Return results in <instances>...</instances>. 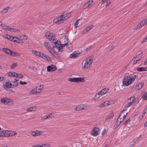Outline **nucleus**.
<instances>
[{"mask_svg": "<svg viewBox=\"0 0 147 147\" xmlns=\"http://www.w3.org/2000/svg\"><path fill=\"white\" fill-rule=\"evenodd\" d=\"M137 77L136 75H131L128 73L124 74L123 84V86H128L132 83Z\"/></svg>", "mask_w": 147, "mask_h": 147, "instance_id": "obj_1", "label": "nucleus"}, {"mask_svg": "<svg viewBox=\"0 0 147 147\" xmlns=\"http://www.w3.org/2000/svg\"><path fill=\"white\" fill-rule=\"evenodd\" d=\"M47 37L49 40L52 43L55 45L56 47H57V40L56 39L55 35L52 33L47 32L46 34Z\"/></svg>", "mask_w": 147, "mask_h": 147, "instance_id": "obj_2", "label": "nucleus"}, {"mask_svg": "<svg viewBox=\"0 0 147 147\" xmlns=\"http://www.w3.org/2000/svg\"><path fill=\"white\" fill-rule=\"evenodd\" d=\"M93 57H89L86 59L83 68L84 70L86 71L89 69L90 65L92 64L93 61Z\"/></svg>", "mask_w": 147, "mask_h": 147, "instance_id": "obj_3", "label": "nucleus"}, {"mask_svg": "<svg viewBox=\"0 0 147 147\" xmlns=\"http://www.w3.org/2000/svg\"><path fill=\"white\" fill-rule=\"evenodd\" d=\"M68 81L72 82L79 83L84 82L85 81L84 78H69L67 79Z\"/></svg>", "mask_w": 147, "mask_h": 147, "instance_id": "obj_4", "label": "nucleus"}, {"mask_svg": "<svg viewBox=\"0 0 147 147\" xmlns=\"http://www.w3.org/2000/svg\"><path fill=\"white\" fill-rule=\"evenodd\" d=\"M62 17V15H61L56 18L54 19L53 22L57 24H59L63 22Z\"/></svg>", "mask_w": 147, "mask_h": 147, "instance_id": "obj_5", "label": "nucleus"}, {"mask_svg": "<svg viewBox=\"0 0 147 147\" xmlns=\"http://www.w3.org/2000/svg\"><path fill=\"white\" fill-rule=\"evenodd\" d=\"M100 131V129L99 128L95 127L92 130L91 133V135L94 136H96L99 135Z\"/></svg>", "mask_w": 147, "mask_h": 147, "instance_id": "obj_6", "label": "nucleus"}, {"mask_svg": "<svg viewBox=\"0 0 147 147\" xmlns=\"http://www.w3.org/2000/svg\"><path fill=\"white\" fill-rule=\"evenodd\" d=\"M1 102L2 103L6 105H10L13 102L11 99L7 98H2L1 100Z\"/></svg>", "mask_w": 147, "mask_h": 147, "instance_id": "obj_7", "label": "nucleus"}, {"mask_svg": "<svg viewBox=\"0 0 147 147\" xmlns=\"http://www.w3.org/2000/svg\"><path fill=\"white\" fill-rule=\"evenodd\" d=\"M146 24H147V18L141 22L137 26L136 28L137 29H139L141 28Z\"/></svg>", "mask_w": 147, "mask_h": 147, "instance_id": "obj_8", "label": "nucleus"}, {"mask_svg": "<svg viewBox=\"0 0 147 147\" xmlns=\"http://www.w3.org/2000/svg\"><path fill=\"white\" fill-rule=\"evenodd\" d=\"M43 134L42 131L36 130L35 131H32L31 132V135L32 136H38L42 135Z\"/></svg>", "mask_w": 147, "mask_h": 147, "instance_id": "obj_9", "label": "nucleus"}, {"mask_svg": "<svg viewBox=\"0 0 147 147\" xmlns=\"http://www.w3.org/2000/svg\"><path fill=\"white\" fill-rule=\"evenodd\" d=\"M54 113H51L47 114L44 116H41V119L42 120H46L47 119L53 117L54 116Z\"/></svg>", "mask_w": 147, "mask_h": 147, "instance_id": "obj_10", "label": "nucleus"}, {"mask_svg": "<svg viewBox=\"0 0 147 147\" xmlns=\"http://www.w3.org/2000/svg\"><path fill=\"white\" fill-rule=\"evenodd\" d=\"M80 54V52L75 51L72 53L70 54L69 57L73 59H74L78 57Z\"/></svg>", "mask_w": 147, "mask_h": 147, "instance_id": "obj_11", "label": "nucleus"}, {"mask_svg": "<svg viewBox=\"0 0 147 147\" xmlns=\"http://www.w3.org/2000/svg\"><path fill=\"white\" fill-rule=\"evenodd\" d=\"M47 69L48 71L53 72L55 71L57 69V68L56 66L52 65L48 66Z\"/></svg>", "mask_w": 147, "mask_h": 147, "instance_id": "obj_12", "label": "nucleus"}, {"mask_svg": "<svg viewBox=\"0 0 147 147\" xmlns=\"http://www.w3.org/2000/svg\"><path fill=\"white\" fill-rule=\"evenodd\" d=\"M5 30L14 32H20V30L18 29L11 27L8 26H7V27L6 28Z\"/></svg>", "mask_w": 147, "mask_h": 147, "instance_id": "obj_13", "label": "nucleus"}, {"mask_svg": "<svg viewBox=\"0 0 147 147\" xmlns=\"http://www.w3.org/2000/svg\"><path fill=\"white\" fill-rule=\"evenodd\" d=\"M39 57L45 60L48 61H51V59L50 57L48 56L47 55L42 53H41Z\"/></svg>", "mask_w": 147, "mask_h": 147, "instance_id": "obj_14", "label": "nucleus"}, {"mask_svg": "<svg viewBox=\"0 0 147 147\" xmlns=\"http://www.w3.org/2000/svg\"><path fill=\"white\" fill-rule=\"evenodd\" d=\"M94 0H90L88 1L86 3L83 5V8L86 9L89 7L93 2Z\"/></svg>", "mask_w": 147, "mask_h": 147, "instance_id": "obj_15", "label": "nucleus"}, {"mask_svg": "<svg viewBox=\"0 0 147 147\" xmlns=\"http://www.w3.org/2000/svg\"><path fill=\"white\" fill-rule=\"evenodd\" d=\"M71 13H65L64 15H62V17L63 18V21L65 20L68 19L71 16Z\"/></svg>", "mask_w": 147, "mask_h": 147, "instance_id": "obj_16", "label": "nucleus"}, {"mask_svg": "<svg viewBox=\"0 0 147 147\" xmlns=\"http://www.w3.org/2000/svg\"><path fill=\"white\" fill-rule=\"evenodd\" d=\"M43 86L42 85H40L36 87L37 91V94H38L42 91L43 88Z\"/></svg>", "mask_w": 147, "mask_h": 147, "instance_id": "obj_17", "label": "nucleus"}, {"mask_svg": "<svg viewBox=\"0 0 147 147\" xmlns=\"http://www.w3.org/2000/svg\"><path fill=\"white\" fill-rule=\"evenodd\" d=\"M44 46L46 48V49L48 50L49 51L50 50H52V48L53 47H51L50 45L48 43V42H45L44 43Z\"/></svg>", "mask_w": 147, "mask_h": 147, "instance_id": "obj_18", "label": "nucleus"}, {"mask_svg": "<svg viewBox=\"0 0 147 147\" xmlns=\"http://www.w3.org/2000/svg\"><path fill=\"white\" fill-rule=\"evenodd\" d=\"M81 105L82 110H85L87 109L90 108L91 107L89 105H88L86 104H81Z\"/></svg>", "mask_w": 147, "mask_h": 147, "instance_id": "obj_19", "label": "nucleus"}, {"mask_svg": "<svg viewBox=\"0 0 147 147\" xmlns=\"http://www.w3.org/2000/svg\"><path fill=\"white\" fill-rule=\"evenodd\" d=\"M110 105L109 102L107 101L102 103L98 106L99 108L102 107H104Z\"/></svg>", "mask_w": 147, "mask_h": 147, "instance_id": "obj_20", "label": "nucleus"}, {"mask_svg": "<svg viewBox=\"0 0 147 147\" xmlns=\"http://www.w3.org/2000/svg\"><path fill=\"white\" fill-rule=\"evenodd\" d=\"M2 50L3 52L5 53L8 55H10L11 53H12V51L10 49L6 48H3Z\"/></svg>", "mask_w": 147, "mask_h": 147, "instance_id": "obj_21", "label": "nucleus"}, {"mask_svg": "<svg viewBox=\"0 0 147 147\" xmlns=\"http://www.w3.org/2000/svg\"><path fill=\"white\" fill-rule=\"evenodd\" d=\"M53 48L54 47H53L52 48V50H50L49 51L53 55L56 57H57L58 56V54L57 52L54 51Z\"/></svg>", "mask_w": 147, "mask_h": 147, "instance_id": "obj_22", "label": "nucleus"}, {"mask_svg": "<svg viewBox=\"0 0 147 147\" xmlns=\"http://www.w3.org/2000/svg\"><path fill=\"white\" fill-rule=\"evenodd\" d=\"M137 70L138 71L141 72L143 71H147V67H141L137 68Z\"/></svg>", "mask_w": 147, "mask_h": 147, "instance_id": "obj_23", "label": "nucleus"}, {"mask_svg": "<svg viewBox=\"0 0 147 147\" xmlns=\"http://www.w3.org/2000/svg\"><path fill=\"white\" fill-rule=\"evenodd\" d=\"M37 109V107L36 106H33L28 108L27 111L28 112H31L35 111Z\"/></svg>", "mask_w": 147, "mask_h": 147, "instance_id": "obj_24", "label": "nucleus"}, {"mask_svg": "<svg viewBox=\"0 0 147 147\" xmlns=\"http://www.w3.org/2000/svg\"><path fill=\"white\" fill-rule=\"evenodd\" d=\"M108 91L109 89H107L106 88H104L99 92L101 94V95L102 96V95L105 94L107 92H108Z\"/></svg>", "mask_w": 147, "mask_h": 147, "instance_id": "obj_25", "label": "nucleus"}, {"mask_svg": "<svg viewBox=\"0 0 147 147\" xmlns=\"http://www.w3.org/2000/svg\"><path fill=\"white\" fill-rule=\"evenodd\" d=\"M136 99V97L135 96H133L130 97L128 100L127 102H131V103L133 104L134 102Z\"/></svg>", "mask_w": 147, "mask_h": 147, "instance_id": "obj_26", "label": "nucleus"}, {"mask_svg": "<svg viewBox=\"0 0 147 147\" xmlns=\"http://www.w3.org/2000/svg\"><path fill=\"white\" fill-rule=\"evenodd\" d=\"M32 53L34 54V55L37 56H38L39 57L40 55V54L41 53V52L36 51H35L34 50H32Z\"/></svg>", "mask_w": 147, "mask_h": 147, "instance_id": "obj_27", "label": "nucleus"}, {"mask_svg": "<svg viewBox=\"0 0 147 147\" xmlns=\"http://www.w3.org/2000/svg\"><path fill=\"white\" fill-rule=\"evenodd\" d=\"M12 84L10 83L9 82L5 83V87L7 88H10L12 87Z\"/></svg>", "mask_w": 147, "mask_h": 147, "instance_id": "obj_28", "label": "nucleus"}, {"mask_svg": "<svg viewBox=\"0 0 147 147\" xmlns=\"http://www.w3.org/2000/svg\"><path fill=\"white\" fill-rule=\"evenodd\" d=\"M5 133V137H7L10 136L11 131H4Z\"/></svg>", "mask_w": 147, "mask_h": 147, "instance_id": "obj_29", "label": "nucleus"}, {"mask_svg": "<svg viewBox=\"0 0 147 147\" xmlns=\"http://www.w3.org/2000/svg\"><path fill=\"white\" fill-rule=\"evenodd\" d=\"M36 87L30 92V94H37V91Z\"/></svg>", "mask_w": 147, "mask_h": 147, "instance_id": "obj_30", "label": "nucleus"}, {"mask_svg": "<svg viewBox=\"0 0 147 147\" xmlns=\"http://www.w3.org/2000/svg\"><path fill=\"white\" fill-rule=\"evenodd\" d=\"M114 116V113L113 112H111L105 118L106 120H108L113 117Z\"/></svg>", "mask_w": 147, "mask_h": 147, "instance_id": "obj_31", "label": "nucleus"}, {"mask_svg": "<svg viewBox=\"0 0 147 147\" xmlns=\"http://www.w3.org/2000/svg\"><path fill=\"white\" fill-rule=\"evenodd\" d=\"M15 77L17 78H22L23 76V75L21 74H18L17 73H15Z\"/></svg>", "mask_w": 147, "mask_h": 147, "instance_id": "obj_32", "label": "nucleus"}, {"mask_svg": "<svg viewBox=\"0 0 147 147\" xmlns=\"http://www.w3.org/2000/svg\"><path fill=\"white\" fill-rule=\"evenodd\" d=\"M74 110L76 111H80L82 110L81 104L78 105L75 107L74 109Z\"/></svg>", "mask_w": 147, "mask_h": 147, "instance_id": "obj_33", "label": "nucleus"}, {"mask_svg": "<svg viewBox=\"0 0 147 147\" xmlns=\"http://www.w3.org/2000/svg\"><path fill=\"white\" fill-rule=\"evenodd\" d=\"M102 95H101V94L99 92L98 93L95 95V98H94L95 100H98L99 98Z\"/></svg>", "mask_w": 147, "mask_h": 147, "instance_id": "obj_34", "label": "nucleus"}, {"mask_svg": "<svg viewBox=\"0 0 147 147\" xmlns=\"http://www.w3.org/2000/svg\"><path fill=\"white\" fill-rule=\"evenodd\" d=\"M10 55L13 56H20V54L17 52L12 51V53H11Z\"/></svg>", "mask_w": 147, "mask_h": 147, "instance_id": "obj_35", "label": "nucleus"}, {"mask_svg": "<svg viewBox=\"0 0 147 147\" xmlns=\"http://www.w3.org/2000/svg\"><path fill=\"white\" fill-rule=\"evenodd\" d=\"M16 72H11L8 73V76H9L11 77H15V73H16Z\"/></svg>", "mask_w": 147, "mask_h": 147, "instance_id": "obj_36", "label": "nucleus"}, {"mask_svg": "<svg viewBox=\"0 0 147 147\" xmlns=\"http://www.w3.org/2000/svg\"><path fill=\"white\" fill-rule=\"evenodd\" d=\"M142 55L141 54H139L136 57H135V59L137 60V61H139L142 58Z\"/></svg>", "mask_w": 147, "mask_h": 147, "instance_id": "obj_37", "label": "nucleus"}, {"mask_svg": "<svg viewBox=\"0 0 147 147\" xmlns=\"http://www.w3.org/2000/svg\"><path fill=\"white\" fill-rule=\"evenodd\" d=\"M147 111V109H145L144 110V112L141 115H140L139 116V118L141 119L144 116L146 112Z\"/></svg>", "mask_w": 147, "mask_h": 147, "instance_id": "obj_38", "label": "nucleus"}, {"mask_svg": "<svg viewBox=\"0 0 147 147\" xmlns=\"http://www.w3.org/2000/svg\"><path fill=\"white\" fill-rule=\"evenodd\" d=\"M132 105V104L131 103V102H128L127 103H126L125 105V108H127L130 107Z\"/></svg>", "mask_w": 147, "mask_h": 147, "instance_id": "obj_39", "label": "nucleus"}, {"mask_svg": "<svg viewBox=\"0 0 147 147\" xmlns=\"http://www.w3.org/2000/svg\"><path fill=\"white\" fill-rule=\"evenodd\" d=\"M50 144H44L40 145V147H50Z\"/></svg>", "mask_w": 147, "mask_h": 147, "instance_id": "obj_40", "label": "nucleus"}, {"mask_svg": "<svg viewBox=\"0 0 147 147\" xmlns=\"http://www.w3.org/2000/svg\"><path fill=\"white\" fill-rule=\"evenodd\" d=\"M80 19H78L75 22L74 26L76 28H77L78 26L79 21L80 20Z\"/></svg>", "mask_w": 147, "mask_h": 147, "instance_id": "obj_41", "label": "nucleus"}, {"mask_svg": "<svg viewBox=\"0 0 147 147\" xmlns=\"http://www.w3.org/2000/svg\"><path fill=\"white\" fill-rule=\"evenodd\" d=\"M57 48H58L59 50L60 51H63V49L62 46H61V45L59 44H58L57 45Z\"/></svg>", "mask_w": 147, "mask_h": 147, "instance_id": "obj_42", "label": "nucleus"}, {"mask_svg": "<svg viewBox=\"0 0 147 147\" xmlns=\"http://www.w3.org/2000/svg\"><path fill=\"white\" fill-rule=\"evenodd\" d=\"M142 98L144 100H147V94L146 92H145L143 94L142 96Z\"/></svg>", "mask_w": 147, "mask_h": 147, "instance_id": "obj_43", "label": "nucleus"}, {"mask_svg": "<svg viewBox=\"0 0 147 147\" xmlns=\"http://www.w3.org/2000/svg\"><path fill=\"white\" fill-rule=\"evenodd\" d=\"M144 86V83H139L138 85V89L141 88Z\"/></svg>", "mask_w": 147, "mask_h": 147, "instance_id": "obj_44", "label": "nucleus"}, {"mask_svg": "<svg viewBox=\"0 0 147 147\" xmlns=\"http://www.w3.org/2000/svg\"><path fill=\"white\" fill-rule=\"evenodd\" d=\"M11 82L13 83V84H12V86H13V87H16L18 86V83L17 81H11Z\"/></svg>", "mask_w": 147, "mask_h": 147, "instance_id": "obj_45", "label": "nucleus"}, {"mask_svg": "<svg viewBox=\"0 0 147 147\" xmlns=\"http://www.w3.org/2000/svg\"><path fill=\"white\" fill-rule=\"evenodd\" d=\"M125 111H126V110L125 109L123 111H122V112L120 113V114L119 115V117H118V120L119 119H120L121 120L123 119L121 117V116L122 115V114H123V113H124V112Z\"/></svg>", "mask_w": 147, "mask_h": 147, "instance_id": "obj_46", "label": "nucleus"}, {"mask_svg": "<svg viewBox=\"0 0 147 147\" xmlns=\"http://www.w3.org/2000/svg\"><path fill=\"white\" fill-rule=\"evenodd\" d=\"M17 65L18 64L17 63H13L11 65V66L10 67L12 69L13 68L16 67V66H17Z\"/></svg>", "mask_w": 147, "mask_h": 147, "instance_id": "obj_47", "label": "nucleus"}, {"mask_svg": "<svg viewBox=\"0 0 147 147\" xmlns=\"http://www.w3.org/2000/svg\"><path fill=\"white\" fill-rule=\"evenodd\" d=\"M0 137H5V133L4 131H0Z\"/></svg>", "mask_w": 147, "mask_h": 147, "instance_id": "obj_48", "label": "nucleus"}, {"mask_svg": "<svg viewBox=\"0 0 147 147\" xmlns=\"http://www.w3.org/2000/svg\"><path fill=\"white\" fill-rule=\"evenodd\" d=\"M4 38L9 40V38H10V36L8 34H5L3 36Z\"/></svg>", "mask_w": 147, "mask_h": 147, "instance_id": "obj_49", "label": "nucleus"}, {"mask_svg": "<svg viewBox=\"0 0 147 147\" xmlns=\"http://www.w3.org/2000/svg\"><path fill=\"white\" fill-rule=\"evenodd\" d=\"M15 38L17 39V38L16 37H14L13 36H10V38H9V40L11 41H13V40L14 38Z\"/></svg>", "mask_w": 147, "mask_h": 147, "instance_id": "obj_50", "label": "nucleus"}, {"mask_svg": "<svg viewBox=\"0 0 147 147\" xmlns=\"http://www.w3.org/2000/svg\"><path fill=\"white\" fill-rule=\"evenodd\" d=\"M7 11L5 9V8H4L1 11V13H7Z\"/></svg>", "mask_w": 147, "mask_h": 147, "instance_id": "obj_51", "label": "nucleus"}, {"mask_svg": "<svg viewBox=\"0 0 147 147\" xmlns=\"http://www.w3.org/2000/svg\"><path fill=\"white\" fill-rule=\"evenodd\" d=\"M130 121V119H127L126 121H125L124 123V125H125L128 124V123Z\"/></svg>", "mask_w": 147, "mask_h": 147, "instance_id": "obj_52", "label": "nucleus"}, {"mask_svg": "<svg viewBox=\"0 0 147 147\" xmlns=\"http://www.w3.org/2000/svg\"><path fill=\"white\" fill-rule=\"evenodd\" d=\"M20 84L22 85H24L26 84H27V82H22V81H20Z\"/></svg>", "mask_w": 147, "mask_h": 147, "instance_id": "obj_53", "label": "nucleus"}, {"mask_svg": "<svg viewBox=\"0 0 147 147\" xmlns=\"http://www.w3.org/2000/svg\"><path fill=\"white\" fill-rule=\"evenodd\" d=\"M17 134V133L16 132L13 131H11L10 136H13Z\"/></svg>", "mask_w": 147, "mask_h": 147, "instance_id": "obj_54", "label": "nucleus"}, {"mask_svg": "<svg viewBox=\"0 0 147 147\" xmlns=\"http://www.w3.org/2000/svg\"><path fill=\"white\" fill-rule=\"evenodd\" d=\"M147 41V37L146 36L141 42L142 43H143Z\"/></svg>", "mask_w": 147, "mask_h": 147, "instance_id": "obj_55", "label": "nucleus"}, {"mask_svg": "<svg viewBox=\"0 0 147 147\" xmlns=\"http://www.w3.org/2000/svg\"><path fill=\"white\" fill-rule=\"evenodd\" d=\"M7 26L3 24L2 26L1 27L4 29L6 30V28L7 27Z\"/></svg>", "mask_w": 147, "mask_h": 147, "instance_id": "obj_56", "label": "nucleus"}, {"mask_svg": "<svg viewBox=\"0 0 147 147\" xmlns=\"http://www.w3.org/2000/svg\"><path fill=\"white\" fill-rule=\"evenodd\" d=\"M140 137H139L137 138H135L134 139L133 141L134 142V144L140 138Z\"/></svg>", "mask_w": 147, "mask_h": 147, "instance_id": "obj_57", "label": "nucleus"}, {"mask_svg": "<svg viewBox=\"0 0 147 147\" xmlns=\"http://www.w3.org/2000/svg\"><path fill=\"white\" fill-rule=\"evenodd\" d=\"M107 3L106 4V6H108L110 4L111 2L110 1H107Z\"/></svg>", "mask_w": 147, "mask_h": 147, "instance_id": "obj_58", "label": "nucleus"}, {"mask_svg": "<svg viewBox=\"0 0 147 147\" xmlns=\"http://www.w3.org/2000/svg\"><path fill=\"white\" fill-rule=\"evenodd\" d=\"M5 78L3 77H0V82L4 80H5Z\"/></svg>", "mask_w": 147, "mask_h": 147, "instance_id": "obj_59", "label": "nucleus"}, {"mask_svg": "<svg viewBox=\"0 0 147 147\" xmlns=\"http://www.w3.org/2000/svg\"><path fill=\"white\" fill-rule=\"evenodd\" d=\"M127 114H128V113H127L125 115H124L123 116V118L122 119L123 120H124V119L126 117V116L127 115Z\"/></svg>", "mask_w": 147, "mask_h": 147, "instance_id": "obj_60", "label": "nucleus"}, {"mask_svg": "<svg viewBox=\"0 0 147 147\" xmlns=\"http://www.w3.org/2000/svg\"><path fill=\"white\" fill-rule=\"evenodd\" d=\"M23 38L25 40H27V38H28V37L27 36L25 35H23Z\"/></svg>", "mask_w": 147, "mask_h": 147, "instance_id": "obj_61", "label": "nucleus"}, {"mask_svg": "<svg viewBox=\"0 0 147 147\" xmlns=\"http://www.w3.org/2000/svg\"><path fill=\"white\" fill-rule=\"evenodd\" d=\"M67 43H65L64 44H59L60 45H61V46H62V47H65L66 45H67Z\"/></svg>", "mask_w": 147, "mask_h": 147, "instance_id": "obj_62", "label": "nucleus"}, {"mask_svg": "<svg viewBox=\"0 0 147 147\" xmlns=\"http://www.w3.org/2000/svg\"><path fill=\"white\" fill-rule=\"evenodd\" d=\"M5 8L6 10L7 11V12L8 10H9L10 9V7H7Z\"/></svg>", "mask_w": 147, "mask_h": 147, "instance_id": "obj_63", "label": "nucleus"}, {"mask_svg": "<svg viewBox=\"0 0 147 147\" xmlns=\"http://www.w3.org/2000/svg\"><path fill=\"white\" fill-rule=\"evenodd\" d=\"M32 147H40V145H35L33 146Z\"/></svg>", "mask_w": 147, "mask_h": 147, "instance_id": "obj_64", "label": "nucleus"}]
</instances>
